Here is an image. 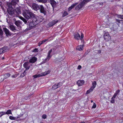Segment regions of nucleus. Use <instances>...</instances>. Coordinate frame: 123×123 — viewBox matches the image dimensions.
<instances>
[{"mask_svg":"<svg viewBox=\"0 0 123 123\" xmlns=\"http://www.w3.org/2000/svg\"><path fill=\"white\" fill-rule=\"evenodd\" d=\"M98 52L99 53H100L101 52V50H98Z\"/></svg>","mask_w":123,"mask_h":123,"instance_id":"obj_53","label":"nucleus"},{"mask_svg":"<svg viewBox=\"0 0 123 123\" xmlns=\"http://www.w3.org/2000/svg\"><path fill=\"white\" fill-rule=\"evenodd\" d=\"M10 74L7 73L5 74L3 76H2V77L3 76L5 79H6L10 77Z\"/></svg>","mask_w":123,"mask_h":123,"instance_id":"obj_22","label":"nucleus"},{"mask_svg":"<svg viewBox=\"0 0 123 123\" xmlns=\"http://www.w3.org/2000/svg\"><path fill=\"white\" fill-rule=\"evenodd\" d=\"M21 116L20 115H19L18 117H17V118H19L21 117Z\"/></svg>","mask_w":123,"mask_h":123,"instance_id":"obj_55","label":"nucleus"},{"mask_svg":"<svg viewBox=\"0 0 123 123\" xmlns=\"http://www.w3.org/2000/svg\"><path fill=\"white\" fill-rule=\"evenodd\" d=\"M50 2L53 8L55 7L57 4L56 2L54 0H50Z\"/></svg>","mask_w":123,"mask_h":123,"instance_id":"obj_14","label":"nucleus"},{"mask_svg":"<svg viewBox=\"0 0 123 123\" xmlns=\"http://www.w3.org/2000/svg\"><path fill=\"white\" fill-rule=\"evenodd\" d=\"M116 20L117 22H118L119 23H120V20H119L118 19H116Z\"/></svg>","mask_w":123,"mask_h":123,"instance_id":"obj_49","label":"nucleus"},{"mask_svg":"<svg viewBox=\"0 0 123 123\" xmlns=\"http://www.w3.org/2000/svg\"><path fill=\"white\" fill-rule=\"evenodd\" d=\"M37 58L36 57H33L30 60V62L34 63L37 61Z\"/></svg>","mask_w":123,"mask_h":123,"instance_id":"obj_16","label":"nucleus"},{"mask_svg":"<svg viewBox=\"0 0 123 123\" xmlns=\"http://www.w3.org/2000/svg\"><path fill=\"white\" fill-rule=\"evenodd\" d=\"M39 10L40 12L41 13H43L44 15H45L46 13V12L44 8V7L42 5L40 6Z\"/></svg>","mask_w":123,"mask_h":123,"instance_id":"obj_9","label":"nucleus"},{"mask_svg":"<svg viewBox=\"0 0 123 123\" xmlns=\"http://www.w3.org/2000/svg\"><path fill=\"white\" fill-rule=\"evenodd\" d=\"M8 13L12 17H17L18 13L15 12V11L11 5L9 6V8L7 9Z\"/></svg>","mask_w":123,"mask_h":123,"instance_id":"obj_2","label":"nucleus"},{"mask_svg":"<svg viewBox=\"0 0 123 123\" xmlns=\"http://www.w3.org/2000/svg\"><path fill=\"white\" fill-rule=\"evenodd\" d=\"M58 87L57 86V85L55 84L52 87V89L53 90H55Z\"/></svg>","mask_w":123,"mask_h":123,"instance_id":"obj_31","label":"nucleus"},{"mask_svg":"<svg viewBox=\"0 0 123 123\" xmlns=\"http://www.w3.org/2000/svg\"><path fill=\"white\" fill-rule=\"evenodd\" d=\"M96 84L97 83L96 81H93L92 83V87L94 89L95 88Z\"/></svg>","mask_w":123,"mask_h":123,"instance_id":"obj_28","label":"nucleus"},{"mask_svg":"<svg viewBox=\"0 0 123 123\" xmlns=\"http://www.w3.org/2000/svg\"><path fill=\"white\" fill-rule=\"evenodd\" d=\"M36 25H37V24H36L35 22L32 21V22H30L29 23V26L30 28V29H31L32 28Z\"/></svg>","mask_w":123,"mask_h":123,"instance_id":"obj_15","label":"nucleus"},{"mask_svg":"<svg viewBox=\"0 0 123 123\" xmlns=\"http://www.w3.org/2000/svg\"><path fill=\"white\" fill-rule=\"evenodd\" d=\"M52 49H51L49 50L48 53L50 54V53H51L52 52Z\"/></svg>","mask_w":123,"mask_h":123,"instance_id":"obj_51","label":"nucleus"},{"mask_svg":"<svg viewBox=\"0 0 123 123\" xmlns=\"http://www.w3.org/2000/svg\"><path fill=\"white\" fill-rule=\"evenodd\" d=\"M50 72V70H49L47 71L42 73H41L38 75H34L33 76V77L34 78H36L37 77H39L41 76H45L49 74Z\"/></svg>","mask_w":123,"mask_h":123,"instance_id":"obj_3","label":"nucleus"},{"mask_svg":"<svg viewBox=\"0 0 123 123\" xmlns=\"http://www.w3.org/2000/svg\"><path fill=\"white\" fill-rule=\"evenodd\" d=\"M37 49H36L33 50V52H37Z\"/></svg>","mask_w":123,"mask_h":123,"instance_id":"obj_46","label":"nucleus"},{"mask_svg":"<svg viewBox=\"0 0 123 123\" xmlns=\"http://www.w3.org/2000/svg\"><path fill=\"white\" fill-rule=\"evenodd\" d=\"M91 0H84L83 1H84L85 4L87 2H88Z\"/></svg>","mask_w":123,"mask_h":123,"instance_id":"obj_41","label":"nucleus"},{"mask_svg":"<svg viewBox=\"0 0 123 123\" xmlns=\"http://www.w3.org/2000/svg\"><path fill=\"white\" fill-rule=\"evenodd\" d=\"M121 15H117V17L118 18H121Z\"/></svg>","mask_w":123,"mask_h":123,"instance_id":"obj_44","label":"nucleus"},{"mask_svg":"<svg viewBox=\"0 0 123 123\" xmlns=\"http://www.w3.org/2000/svg\"><path fill=\"white\" fill-rule=\"evenodd\" d=\"M112 24L113 26L112 27H111V28L112 30L114 31L117 29V27L116 25L113 24Z\"/></svg>","mask_w":123,"mask_h":123,"instance_id":"obj_20","label":"nucleus"},{"mask_svg":"<svg viewBox=\"0 0 123 123\" xmlns=\"http://www.w3.org/2000/svg\"><path fill=\"white\" fill-rule=\"evenodd\" d=\"M74 38L77 40L80 39L81 40H82L84 37V35L83 33H81V37H80V35L77 32L75 33L74 34Z\"/></svg>","mask_w":123,"mask_h":123,"instance_id":"obj_4","label":"nucleus"},{"mask_svg":"<svg viewBox=\"0 0 123 123\" xmlns=\"http://www.w3.org/2000/svg\"><path fill=\"white\" fill-rule=\"evenodd\" d=\"M8 50V47H5L0 49V54L6 52Z\"/></svg>","mask_w":123,"mask_h":123,"instance_id":"obj_11","label":"nucleus"},{"mask_svg":"<svg viewBox=\"0 0 123 123\" xmlns=\"http://www.w3.org/2000/svg\"><path fill=\"white\" fill-rule=\"evenodd\" d=\"M3 31L2 30L1 28H0V35H2Z\"/></svg>","mask_w":123,"mask_h":123,"instance_id":"obj_39","label":"nucleus"},{"mask_svg":"<svg viewBox=\"0 0 123 123\" xmlns=\"http://www.w3.org/2000/svg\"><path fill=\"white\" fill-rule=\"evenodd\" d=\"M32 65L29 62H26L25 63L23 64V66L25 68V70L29 69L31 66H32Z\"/></svg>","mask_w":123,"mask_h":123,"instance_id":"obj_6","label":"nucleus"},{"mask_svg":"<svg viewBox=\"0 0 123 123\" xmlns=\"http://www.w3.org/2000/svg\"><path fill=\"white\" fill-rule=\"evenodd\" d=\"M15 24L18 27V28L20 29L21 28V25H22V22L20 20H17L15 21Z\"/></svg>","mask_w":123,"mask_h":123,"instance_id":"obj_10","label":"nucleus"},{"mask_svg":"<svg viewBox=\"0 0 123 123\" xmlns=\"http://www.w3.org/2000/svg\"><path fill=\"white\" fill-rule=\"evenodd\" d=\"M117 95L115 93L112 98H115L116 97Z\"/></svg>","mask_w":123,"mask_h":123,"instance_id":"obj_45","label":"nucleus"},{"mask_svg":"<svg viewBox=\"0 0 123 123\" xmlns=\"http://www.w3.org/2000/svg\"><path fill=\"white\" fill-rule=\"evenodd\" d=\"M25 71H26L25 70L23 73L22 74H21L20 76V77H24V76L26 74V73H25Z\"/></svg>","mask_w":123,"mask_h":123,"instance_id":"obj_32","label":"nucleus"},{"mask_svg":"<svg viewBox=\"0 0 123 123\" xmlns=\"http://www.w3.org/2000/svg\"><path fill=\"white\" fill-rule=\"evenodd\" d=\"M84 81L83 80H79L77 82V84L79 86H80L83 85Z\"/></svg>","mask_w":123,"mask_h":123,"instance_id":"obj_17","label":"nucleus"},{"mask_svg":"<svg viewBox=\"0 0 123 123\" xmlns=\"http://www.w3.org/2000/svg\"><path fill=\"white\" fill-rule=\"evenodd\" d=\"M68 13L67 12L65 11L63 14L62 17H64L68 15Z\"/></svg>","mask_w":123,"mask_h":123,"instance_id":"obj_33","label":"nucleus"},{"mask_svg":"<svg viewBox=\"0 0 123 123\" xmlns=\"http://www.w3.org/2000/svg\"><path fill=\"white\" fill-rule=\"evenodd\" d=\"M62 85V84L61 83H59L57 84V86L58 87L61 86Z\"/></svg>","mask_w":123,"mask_h":123,"instance_id":"obj_37","label":"nucleus"},{"mask_svg":"<svg viewBox=\"0 0 123 123\" xmlns=\"http://www.w3.org/2000/svg\"><path fill=\"white\" fill-rule=\"evenodd\" d=\"M18 0H12L11 4L12 5H15L18 2Z\"/></svg>","mask_w":123,"mask_h":123,"instance_id":"obj_19","label":"nucleus"},{"mask_svg":"<svg viewBox=\"0 0 123 123\" xmlns=\"http://www.w3.org/2000/svg\"><path fill=\"white\" fill-rule=\"evenodd\" d=\"M19 18L24 22L25 24H26L27 23V21L25 18L21 16Z\"/></svg>","mask_w":123,"mask_h":123,"instance_id":"obj_26","label":"nucleus"},{"mask_svg":"<svg viewBox=\"0 0 123 123\" xmlns=\"http://www.w3.org/2000/svg\"><path fill=\"white\" fill-rule=\"evenodd\" d=\"M40 6L36 3H33L31 5V7L34 10L37 11L40 9Z\"/></svg>","mask_w":123,"mask_h":123,"instance_id":"obj_5","label":"nucleus"},{"mask_svg":"<svg viewBox=\"0 0 123 123\" xmlns=\"http://www.w3.org/2000/svg\"><path fill=\"white\" fill-rule=\"evenodd\" d=\"M99 5L102 6L103 5V3H99L98 4Z\"/></svg>","mask_w":123,"mask_h":123,"instance_id":"obj_50","label":"nucleus"},{"mask_svg":"<svg viewBox=\"0 0 123 123\" xmlns=\"http://www.w3.org/2000/svg\"><path fill=\"white\" fill-rule=\"evenodd\" d=\"M5 114H12L11 111L10 110H8L6 112H5Z\"/></svg>","mask_w":123,"mask_h":123,"instance_id":"obj_30","label":"nucleus"},{"mask_svg":"<svg viewBox=\"0 0 123 123\" xmlns=\"http://www.w3.org/2000/svg\"><path fill=\"white\" fill-rule=\"evenodd\" d=\"M78 4L77 3H75L72 5L71 6L69 7L68 9V11H70L72 8Z\"/></svg>","mask_w":123,"mask_h":123,"instance_id":"obj_18","label":"nucleus"},{"mask_svg":"<svg viewBox=\"0 0 123 123\" xmlns=\"http://www.w3.org/2000/svg\"><path fill=\"white\" fill-rule=\"evenodd\" d=\"M104 37V39L106 41H109L111 39V37L108 33H105Z\"/></svg>","mask_w":123,"mask_h":123,"instance_id":"obj_7","label":"nucleus"},{"mask_svg":"<svg viewBox=\"0 0 123 123\" xmlns=\"http://www.w3.org/2000/svg\"><path fill=\"white\" fill-rule=\"evenodd\" d=\"M114 99V98H112L111 99V103H113L115 101Z\"/></svg>","mask_w":123,"mask_h":123,"instance_id":"obj_38","label":"nucleus"},{"mask_svg":"<svg viewBox=\"0 0 123 123\" xmlns=\"http://www.w3.org/2000/svg\"><path fill=\"white\" fill-rule=\"evenodd\" d=\"M16 77V76H15V75H14L12 76V78H15Z\"/></svg>","mask_w":123,"mask_h":123,"instance_id":"obj_52","label":"nucleus"},{"mask_svg":"<svg viewBox=\"0 0 123 123\" xmlns=\"http://www.w3.org/2000/svg\"><path fill=\"white\" fill-rule=\"evenodd\" d=\"M40 123H43L42 122H41Z\"/></svg>","mask_w":123,"mask_h":123,"instance_id":"obj_59","label":"nucleus"},{"mask_svg":"<svg viewBox=\"0 0 123 123\" xmlns=\"http://www.w3.org/2000/svg\"><path fill=\"white\" fill-rule=\"evenodd\" d=\"M48 40L47 39H45L43 40L42 41V42H43V43H44L45 42L47 41Z\"/></svg>","mask_w":123,"mask_h":123,"instance_id":"obj_47","label":"nucleus"},{"mask_svg":"<svg viewBox=\"0 0 123 123\" xmlns=\"http://www.w3.org/2000/svg\"><path fill=\"white\" fill-rule=\"evenodd\" d=\"M85 4V3L84 1H83L80 4L76 7L75 9L76 10H79Z\"/></svg>","mask_w":123,"mask_h":123,"instance_id":"obj_8","label":"nucleus"},{"mask_svg":"<svg viewBox=\"0 0 123 123\" xmlns=\"http://www.w3.org/2000/svg\"><path fill=\"white\" fill-rule=\"evenodd\" d=\"M58 22V20H55L49 23V26H52L57 23Z\"/></svg>","mask_w":123,"mask_h":123,"instance_id":"obj_13","label":"nucleus"},{"mask_svg":"<svg viewBox=\"0 0 123 123\" xmlns=\"http://www.w3.org/2000/svg\"><path fill=\"white\" fill-rule=\"evenodd\" d=\"M37 2L43 3H46V0H36Z\"/></svg>","mask_w":123,"mask_h":123,"instance_id":"obj_29","label":"nucleus"},{"mask_svg":"<svg viewBox=\"0 0 123 123\" xmlns=\"http://www.w3.org/2000/svg\"><path fill=\"white\" fill-rule=\"evenodd\" d=\"M47 116L45 114H43L42 116V117L44 119H45L46 118Z\"/></svg>","mask_w":123,"mask_h":123,"instance_id":"obj_36","label":"nucleus"},{"mask_svg":"<svg viewBox=\"0 0 123 123\" xmlns=\"http://www.w3.org/2000/svg\"><path fill=\"white\" fill-rule=\"evenodd\" d=\"M50 54H49V53H48V56H47L48 58H46L45 59V62L48 61L49 60V59H50V58L51 57V56Z\"/></svg>","mask_w":123,"mask_h":123,"instance_id":"obj_27","label":"nucleus"},{"mask_svg":"<svg viewBox=\"0 0 123 123\" xmlns=\"http://www.w3.org/2000/svg\"><path fill=\"white\" fill-rule=\"evenodd\" d=\"M3 30L7 36H10L11 35V32L9 31V30L6 28H4Z\"/></svg>","mask_w":123,"mask_h":123,"instance_id":"obj_12","label":"nucleus"},{"mask_svg":"<svg viewBox=\"0 0 123 123\" xmlns=\"http://www.w3.org/2000/svg\"><path fill=\"white\" fill-rule=\"evenodd\" d=\"M83 45H80L78 46L76 48V49L77 50L80 51L83 49Z\"/></svg>","mask_w":123,"mask_h":123,"instance_id":"obj_21","label":"nucleus"},{"mask_svg":"<svg viewBox=\"0 0 123 123\" xmlns=\"http://www.w3.org/2000/svg\"><path fill=\"white\" fill-rule=\"evenodd\" d=\"M94 89L92 87H91L87 91L86 93L88 94L90 93Z\"/></svg>","mask_w":123,"mask_h":123,"instance_id":"obj_25","label":"nucleus"},{"mask_svg":"<svg viewBox=\"0 0 123 123\" xmlns=\"http://www.w3.org/2000/svg\"><path fill=\"white\" fill-rule=\"evenodd\" d=\"M4 59V57H3L2 58V60H3Z\"/></svg>","mask_w":123,"mask_h":123,"instance_id":"obj_56","label":"nucleus"},{"mask_svg":"<svg viewBox=\"0 0 123 123\" xmlns=\"http://www.w3.org/2000/svg\"><path fill=\"white\" fill-rule=\"evenodd\" d=\"M20 10L19 8H17L16 10L15 11V12L18 13L17 15V16L20 13Z\"/></svg>","mask_w":123,"mask_h":123,"instance_id":"obj_24","label":"nucleus"},{"mask_svg":"<svg viewBox=\"0 0 123 123\" xmlns=\"http://www.w3.org/2000/svg\"><path fill=\"white\" fill-rule=\"evenodd\" d=\"M91 102L92 103L93 102L92 100H91Z\"/></svg>","mask_w":123,"mask_h":123,"instance_id":"obj_58","label":"nucleus"},{"mask_svg":"<svg viewBox=\"0 0 123 123\" xmlns=\"http://www.w3.org/2000/svg\"><path fill=\"white\" fill-rule=\"evenodd\" d=\"M9 118L11 120H15L16 119V118L15 117L11 116L9 117Z\"/></svg>","mask_w":123,"mask_h":123,"instance_id":"obj_34","label":"nucleus"},{"mask_svg":"<svg viewBox=\"0 0 123 123\" xmlns=\"http://www.w3.org/2000/svg\"><path fill=\"white\" fill-rule=\"evenodd\" d=\"M43 42H42V41L39 42L38 43L39 46H40L41 44H43Z\"/></svg>","mask_w":123,"mask_h":123,"instance_id":"obj_42","label":"nucleus"},{"mask_svg":"<svg viewBox=\"0 0 123 123\" xmlns=\"http://www.w3.org/2000/svg\"><path fill=\"white\" fill-rule=\"evenodd\" d=\"M24 16L28 20L30 19H32V21L35 22L37 24L42 21V19L37 16L36 15L29 11H24L23 13Z\"/></svg>","mask_w":123,"mask_h":123,"instance_id":"obj_1","label":"nucleus"},{"mask_svg":"<svg viewBox=\"0 0 123 123\" xmlns=\"http://www.w3.org/2000/svg\"><path fill=\"white\" fill-rule=\"evenodd\" d=\"M121 18L123 19V15H121Z\"/></svg>","mask_w":123,"mask_h":123,"instance_id":"obj_54","label":"nucleus"},{"mask_svg":"<svg viewBox=\"0 0 123 123\" xmlns=\"http://www.w3.org/2000/svg\"><path fill=\"white\" fill-rule=\"evenodd\" d=\"M120 91V90H118L116 91L115 93L117 95V94Z\"/></svg>","mask_w":123,"mask_h":123,"instance_id":"obj_43","label":"nucleus"},{"mask_svg":"<svg viewBox=\"0 0 123 123\" xmlns=\"http://www.w3.org/2000/svg\"><path fill=\"white\" fill-rule=\"evenodd\" d=\"M5 112H0V117H1L3 115H5Z\"/></svg>","mask_w":123,"mask_h":123,"instance_id":"obj_35","label":"nucleus"},{"mask_svg":"<svg viewBox=\"0 0 123 123\" xmlns=\"http://www.w3.org/2000/svg\"><path fill=\"white\" fill-rule=\"evenodd\" d=\"M81 68V66L80 65H79L78 66L77 68L78 69H80Z\"/></svg>","mask_w":123,"mask_h":123,"instance_id":"obj_48","label":"nucleus"},{"mask_svg":"<svg viewBox=\"0 0 123 123\" xmlns=\"http://www.w3.org/2000/svg\"><path fill=\"white\" fill-rule=\"evenodd\" d=\"M1 3L0 2V5H1Z\"/></svg>","mask_w":123,"mask_h":123,"instance_id":"obj_57","label":"nucleus"},{"mask_svg":"<svg viewBox=\"0 0 123 123\" xmlns=\"http://www.w3.org/2000/svg\"><path fill=\"white\" fill-rule=\"evenodd\" d=\"M9 27L10 29L12 31L16 30L15 26L13 25H11Z\"/></svg>","mask_w":123,"mask_h":123,"instance_id":"obj_23","label":"nucleus"},{"mask_svg":"<svg viewBox=\"0 0 123 123\" xmlns=\"http://www.w3.org/2000/svg\"><path fill=\"white\" fill-rule=\"evenodd\" d=\"M96 105L95 103H94L93 105L92 106V108H95L96 107Z\"/></svg>","mask_w":123,"mask_h":123,"instance_id":"obj_40","label":"nucleus"}]
</instances>
